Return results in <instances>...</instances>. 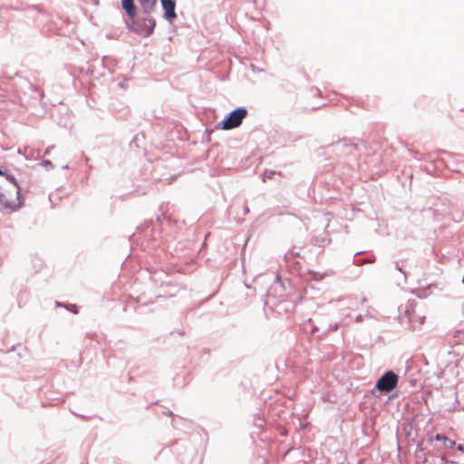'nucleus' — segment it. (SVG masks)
<instances>
[{
    "mask_svg": "<svg viewBox=\"0 0 464 464\" xmlns=\"http://www.w3.org/2000/svg\"><path fill=\"white\" fill-rule=\"evenodd\" d=\"M416 293H417V296L419 298H425L426 297L425 292H416Z\"/></svg>",
    "mask_w": 464,
    "mask_h": 464,
    "instance_id": "nucleus-11",
    "label": "nucleus"
},
{
    "mask_svg": "<svg viewBox=\"0 0 464 464\" xmlns=\"http://www.w3.org/2000/svg\"><path fill=\"white\" fill-rule=\"evenodd\" d=\"M247 111L245 108H238L228 114V116L222 121V128L224 130H231L238 127L243 120L246 117Z\"/></svg>",
    "mask_w": 464,
    "mask_h": 464,
    "instance_id": "nucleus-2",
    "label": "nucleus"
},
{
    "mask_svg": "<svg viewBox=\"0 0 464 464\" xmlns=\"http://www.w3.org/2000/svg\"><path fill=\"white\" fill-rule=\"evenodd\" d=\"M145 13H150L157 3V0H139Z\"/></svg>",
    "mask_w": 464,
    "mask_h": 464,
    "instance_id": "nucleus-6",
    "label": "nucleus"
},
{
    "mask_svg": "<svg viewBox=\"0 0 464 464\" xmlns=\"http://www.w3.org/2000/svg\"><path fill=\"white\" fill-rule=\"evenodd\" d=\"M265 304L270 306L272 309L277 310L278 313H280L281 310L289 312L295 308L294 303L287 300H282L277 303L276 295L270 292H267Z\"/></svg>",
    "mask_w": 464,
    "mask_h": 464,
    "instance_id": "nucleus-3",
    "label": "nucleus"
},
{
    "mask_svg": "<svg viewBox=\"0 0 464 464\" xmlns=\"http://www.w3.org/2000/svg\"><path fill=\"white\" fill-rule=\"evenodd\" d=\"M399 376L393 371L385 372L375 382L374 391L380 392L381 394H388L392 392L398 385Z\"/></svg>",
    "mask_w": 464,
    "mask_h": 464,
    "instance_id": "nucleus-1",
    "label": "nucleus"
},
{
    "mask_svg": "<svg viewBox=\"0 0 464 464\" xmlns=\"http://www.w3.org/2000/svg\"><path fill=\"white\" fill-rule=\"evenodd\" d=\"M361 320H362V315H359L356 317V322H361Z\"/></svg>",
    "mask_w": 464,
    "mask_h": 464,
    "instance_id": "nucleus-14",
    "label": "nucleus"
},
{
    "mask_svg": "<svg viewBox=\"0 0 464 464\" xmlns=\"http://www.w3.org/2000/svg\"><path fill=\"white\" fill-rule=\"evenodd\" d=\"M121 4L129 17L133 18L136 15L134 0H121Z\"/></svg>",
    "mask_w": 464,
    "mask_h": 464,
    "instance_id": "nucleus-5",
    "label": "nucleus"
},
{
    "mask_svg": "<svg viewBox=\"0 0 464 464\" xmlns=\"http://www.w3.org/2000/svg\"><path fill=\"white\" fill-rule=\"evenodd\" d=\"M146 294L147 292H140L139 295L134 297L136 302L140 304L141 306L148 304Z\"/></svg>",
    "mask_w": 464,
    "mask_h": 464,
    "instance_id": "nucleus-7",
    "label": "nucleus"
},
{
    "mask_svg": "<svg viewBox=\"0 0 464 464\" xmlns=\"http://www.w3.org/2000/svg\"><path fill=\"white\" fill-rule=\"evenodd\" d=\"M457 449H458V450L464 452V446H463V445L459 444V445L457 446Z\"/></svg>",
    "mask_w": 464,
    "mask_h": 464,
    "instance_id": "nucleus-13",
    "label": "nucleus"
},
{
    "mask_svg": "<svg viewBox=\"0 0 464 464\" xmlns=\"http://www.w3.org/2000/svg\"><path fill=\"white\" fill-rule=\"evenodd\" d=\"M44 164H45V165H50V164H51V161H49V160H45V161H44Z\"/></svg>",
    "mask_w": 464,
    "mask_h": 464,
    "instance_id": "nucleus-16",
    "label": "nucleus"
},
{
    "mask_svg": "<svg viewBox=\"0 0 464 464\" xmlns=\"http://www.w3.org/2000/svg\"><path fill=\"white\" fill-rule=\"evenodd\" d=\"M443 445L446 449H452L456 445V442L450 438H447V440L443 442Z\"/></svg>",
    "mask_w": 464,
    "mask_h": 464,
    "instance_id": "nucleus-9",
    "label": "nucleus"
},
{
    "mask_svg": "<svg viewBox=\"0 0 464 464\" xmlns=\"http://www.w3.org/2000/svg\"><path fill=\"white\" fill-rule=\"evenodd\" d=\"M316 331H318V328L317 327H313L312 332L315 333Z\"/></svg>",
    "mask_w": 464,
    "mask_h": 464,
    "instance_id": "nucleus-15",
    "label": "nucleus"
},
{
    "mask_svg": "<svg viewBox=\"0 0 464 464\" xmlns=\"http://www.w3.org/2000/svg\"><path fill=\"white\" fill-rule=\"evenodd\" d=\"M447 438L445 435H442V434H436L434 439L437 440V441H441V442H445V440H447Z\"/></svg>",
    "mask_w": 464,
    "mask_h": 464,
    "instance_id": "nucleus-10",
    "label": "nucleus"
},
{
    "mask_svg": "<svg viewBox=\"0 0 464 464\" xmlns=\"http://www.w3.org/2000/svg\"><path fill=\"white\" fill-rule=\"evenodd\" d=\"M162 7L164 10V16L167 20L172 21L177 17L175 7V0H161Z\"/></svg>",
    "mask_w": 464,
    "mask_h": 464,
    "instance_id": "nucleus-4",
    "label": "nucleus"
},
{
    "mask_svg": "<svg viewBox=\"0 0 464 464\" xmlns=\"http://www.w3.org/2000/svg\"><path fill=\"white\" fill-rule=\"evenodd\" d=\"M8 179L18 188V184L14 177H8Z\"/></svg>",
    "mask_w": 464,
    "mask_h": 464,
    "instance_id": "nucleus-12",
    "label": "nucleus"
},
{
    "mask_svg": "<svg viewBox=\"0 0 464 464\" xmlns=\"http://www.w3.org/2000/svg\"><path fill=\"white\" fill-rule=\"evenodd\" d=\"M55 305L56 306H63V307H64L65 309H67L68 311L72 312L74 314H78V308H77V306L75 304H63L61 302L56 301L55 302Z\"/></svg>",
    "mask_w": 464,
    "mask_h": 464,
    "instance_id": "nucleus-8",
    "label": "nucleus"
},
{
    "mask_svg": "<svg viewBox=\"0 0 464 464\" xmlns=\"http://www.w3.org/2000/svg\"><path fill=\"white\" fill-rule=\"evenodd\" d=\"M150 23L152 25H155V23H154V22L150 21Z\"/></svg>",
    "mask_w": 464,
    "mask_h": 464,
    "instance_id": "nucleus-17",
    "label": "nucleus"
}]
</instances>
